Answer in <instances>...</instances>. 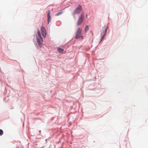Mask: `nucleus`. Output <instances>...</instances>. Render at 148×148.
<instances>
[{"label": "nucleus", "mask_w": 148, "mask_h": 148, "mask_svg": "<svg viewBox=\"0 0 148 148\" xmlns=\"http://www.w3.org/2000/svg\"><path fill=\"white\" fill-rule=\"evenodd\" d=\"M82 8L81 5H79L75 9L72 14L75 18H76L75 15L76 14H79L82 11Z\"/></svg>", "instance_id": "nucleus-1"}, {"label": "nucleus", "mask_w": 148, "mask_h": 148, "mask_svg": "<svg viewBox=\"0 0 148 148\" xmlns=\"http://www.w3.org/2000/svg\"><path fill=\"white\" fill-rule=\"evenodd\" d=\"M84 14L83 13L81 14L79 16L77 23V25L78 26L80 25L84 21Z\"/></svg>", "instance_id": "nucleus-2"}, {"label": "nucleus", "mask_w": 148, "mask_h": 148, "mask_svg": "<svg viewBox=\"0 0 148 148\" xmlns=\"http://www.w3.org/2000/svg\"><path fill=\"white\" fill-rule=\"evenodd\" d=\"M82 32V29L80 28H78L76 31L75 38L76 39L79 38L81 36Z\"/></svg>", "instance_id": "nucleus-3"}, {"label": "nucleus", "mask_w": 148, "mask_h": 148, "mask_svg": "<svg viewBox=\"0 0 148 148\" xmlns=\"http://www.w3.org/2000/svg\"><path fill=\"white\" fill-rule=\"evenodd\" d=\"M41 31L42 36L44 38H45L46 36V29L43 26H42Z\"/></svg>", "instance_id": "nucleus-4"}, {"label": "nucleus", "mask_w": 148, "mask_h": 148, "mask_svg": "<svg viewBox=\"0 0 148 148\" xmlns=\"http://www.w3.org/2000/svg\"><path fill=\"white\" fill-rule=\"evenodd\" d=\"M50 10H48L47 16L48 24L51 21V17L50 15Z\"/></svg>", "instance_id": "nucleus-5"}, {"label": "nucleus", "mask_w": 148, "mask_h": 148, "mask_svg": "<svg viewBox=\"0 0 148 148\" xmlns=\"http://www.w3.org/2000/svg\"><path fill=\"white\" fill-rule=\"evenodd\" d=\"M107 28H108V27H107L105 29V32L104 33V35L102 36V39H101V40L104 38V37L106 35V31H107Z\"/></svg>", "instance_id": "nucleus-6"}, {"label": "nucleus", "mask_w": 148, "mask_h": 148, "mask_svg": "<svg viewBox=\"0 0 148 148\" xmlns=\"http://www.w3.org/2000/svg\"><path fill=\"white\" fill-rule=\"evenodd\" d=\"M38 35L40 37V38L41 39V41H43V40L42 39V36L41 35L40 33L39 30H38Z\"/></svg>", "instance_id": "nucleus-7"}, {"label": "nucleus", "mask_w": 148, "mask_h": 148, "mask_svg": "<svg viewBox=\"0 0 148 148\" xmlns=\"http://www.w3.org/2000/svg\"><path fill=\"white\" fill-rule=\"evenodd\" d=\"M58 50L59 52H62L63 51L64 49H62L61 48H58L57 49Z\"/></svg>", "instance_id": "nucleus-8"}, {"label": "nucleus", "mask_w": 148, "mask_h": 148, "mask_svg": "<svg viewBox=\"0 0 148 148\" xmlns=\"http://www.w3.org/2000/svg\"><path fill=\"white\" fill-rule=\"evenodd\" d=\"M38 45L40 46V47H41L42 45V43L41 42V41L39 39L38 40Z\"/></svg>", "instance_id": "nucleus-9"}, {"label": "nucleus", "mask_w": 148, "mask_h": 148, "mask_svg": "<svg viewBox=\"0 0 148 148\" xmlns=\"http://www.w3.org/2000/svg\"><path fill=\"white\" fill-rule=\"evenodd\" d=\"M89 29V27L88 26L86 25L85 28V32H86Z\"/></svg>", "instance_id": "nucleus-10"}, {"label": "nucleus", "mask_w": 148, "mask_h": 148, "mask_svg": "<svg viewBox=\"0 0 148 148\" xmlns=\"http://www.w3.org/2000/svg\"><path fill=\"white\" fill-rule=\"evenodd\" d=\"M62 11L60 12L57 13L56 14V16H59L60 15H61V14H62Z\"/></svg>", "instance_id": "nucleus-11"}, {"label": "nucleus", "mask_w": 148, "mask_h": 148, "mask_svg": "<svg viewBox=\"0 0 148 148\" xmlns=\"http://www.w3.org/2000/svg\"><path fill=\"white\" fill-rule=\"evenodd\" d=\"M3 131L1 129H0V136L2 135L3 134Z\"/></svg>", "instance_id": "nucleus-12"}, {"label": "nucleus", "mask_w": 148, "mask_h": 148, "mask_svg": "<svg viewBox=\"0 0 148 148\" xmlns=\"http://www.w3.org/2000/svg\"><path fill=\"white\" fill-rule=\"evenodd\" d=\"M80 37H81V38L82 39H83V36H81Z\"/></svg>", "instance_id": "nucleus-13"}]
</instances>
